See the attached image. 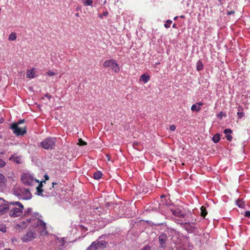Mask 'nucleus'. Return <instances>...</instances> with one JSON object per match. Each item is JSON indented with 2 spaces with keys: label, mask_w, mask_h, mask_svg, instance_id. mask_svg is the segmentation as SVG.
I'll use <instances>...</instances> for the list:
<instances>
[{
  "label": "nucleus",
  "mask_w": 250,
  "mask_h": 250,
  "mask_svg": "<svg viewBox=\"0 0 250 250\" xmlns=\"http://www.w3.org/2000/svg\"><path fill=\"white\" fill-rule=\"evenodd\" d=\"M21 198L25 200H28L31 198L32 194L28 188H21Z\"/></svg>",
  "instance_id": "11"
},
{
  "label": "nucleus",
  "mask_w": 250,
  "mask_h": 250,
  "mask_svg": "<svg viewBox=\"0 0 250 250\" xmlns=\"http://www.w3.org/2000/svg\"><path fill=\"white\" fill-rule=\"evenodd\" d=\"M45 177L46 179H48V178H49L48 176H47V175H45Z\"/></svg>",
  "instance_id": "44"
},
{
  "label": "nucleus",
  "mask_w": 250,
  "mask_h": 250,
  "mask_svg": "<svg viewBox=\"0 0 250 250\" xmlns=\"http://www.w3.org/2000/svg\"><path fill=\"white\" fill-rule=\"evenodd\" d=\"M52 184H53V186L54 185H56V184H57V183H52Z\"/></svg>",
  "instance_id": "49"
},
{
  "label": "nucleus",
  "mask_w": 250,
  "mask_h": 250,
  "mask_svg": "<svg viewBox=\"0 0 250 250\" xmlns=\"http://www.w3.org/2000/svg\"><path fill=\"white\" fill-rule=\"evenodd\" d=\"M224 133L226 134V138L227 139L231 141L232 139V136L230 135L232 133V130L230 129L227 128L224 130Z\"/></svg>",
  "instance_id": "13"
},
{
  "label": "nucleus",
  "mask_w": 250,
  "mask_h": 250,
  "mask_svg": "<svg viewBox=\"0 0 250 250\" xmlns=\"http://www.w3.org/2000/svg\"><path fill=\"white\" fill-rule=\"evenodd\" d=\"M106 157H107V160H108V161H109V160H110V157H109V155H106Z\"/></svg>",
  "instance_id": "43"
},
{
  "label": "nucleus",
  "mask_w": 250,
  "mask_h": 250,
  "mask_svg": "<svg viewBox=\"0 0 250 250\" xmlns=\"http://www.w3.org/2000/svg\"><path fill=\"white\" fill-rule=\"evenodd\" d=\"M200 210H201V213H200V215L201 216L203 217V218H205V217L206 216V215H207L208 214V211L206 209V207H205L204 206H202L200 208Z\"/></svg>",
  "instance_id": "17"
},
{
  "label": "nucleus",
  "mask_w": 250,
  "mask_h": 250,
  "mask_svg": "<svg viewBox=\"0 0 250 250\" xmlns=\"http://www.w3.org/2000/svg\"><path fill=\"white\" fill-rule=\"evenodd\" d=\"M4 119L3 118H0V124H1L3 122Z\"/></svg>",
  "instance_id": "41"
},
{
  "label": "nucleus",
  "mask_w": 250,
  "mask_h": 250,
  "mask_svg": "<svg viewBox=\"0 0 250 250\" xmlns=\"http://www.w3.org/2000/svg\"><path fill=\"white\" fill-rule=\"evenodd\" d=\"M25 122V120L24 119H23V120H20V121H18V123H17L16 124H18V125L20 124H23Z\"/></svg>",
  "instance_id": "35"
},
{
  "label": "nucleus",
  "mask_w": 250,
  "mask_h": 250,
  "mask_svg": "<svg viewBox=\"0 0 250 250\" xmlns=\"http://www.w3.org/2000/svg\"><path fill=\"white\" fill-rule=\"evenodd\" d=\"M102 176V173L100 171H98L94 173L93 178L95 179L98 180L101 178Z\"/></svg>",
  "instance_id": "18"
},
{
  "label": "nucleus",
  "mask_w": 250,
  "mask_h": 250,
  "mask_svg": "<svg viewBox=\"0 0 250 250\" xmlns=\"http://www.w3.org/2000/svg\"><path fill=\"white\" fill-rule=\"evenodd\" d=\"M138 143H134L133 144V147H134V148H135V147H136V146H138Z\"/></svg>",
  "instance_id": "40"
},
{
  "label": "nucleus",
  "mask_w": 250,
  "mask_h": 250,
  "mask_svg": "<svg viewBox=\"0 0 250 250\" xmlns=\"http://www.w3.org/2000/svg\"><path fill=\"white\" fill-rule=\"evenodd\" d=\"M0 231L5 232L6 231V227L5 224H0Z\"/></svg>",
  "instance_id": "23"
},
{
  "label": "nucleus",
  "mask_w": 250,
  "mask_h": 250,
  "mask_svg": "<svg viewBox=\"0 0 250 250\" xmlns=\"http://www.w3.org/2000/svg\"><path fill=\"white\" fill-rule=\"evenodd\" d=\"M6 165V162L0 159V168L3 167Z\"/></svg>",
  "instance_id": "29"
},
{
  "label": "nucleus",
  "mask_w": 250,
  "mask_h": 250,
  "mask_svg": "<svg viewBox=\"0 0 250 250\" xmlns=\"http://www.w3.org/2000/svg\"><path fill=\"white\" fill-rule=\"evenodd\" d=\"M79 141V142L78 143V145H79V146H85V145H86L87 143L84 142V141H83L81 138L79 139L78 140Z\"/></svg>",
  "instance_id": "26"
},
{
  "label": "nucleus",
  "mask_w": 250,
  "mask_h": 250,
  "mask_svg": "<svg viewBox=\"0 0 250 250\" xmlns=\"http://www.w3.org/2000/svg\"><path fill=\"white\" fill-rule=\"evenodd\" d=\"M172 27L174 28H177V25H176V24H173L172 25Z\"/></svg>",
  "instance_id": "42"
},
{
  "label": "nucleus",
  "mask_w": 250,
  "mask_h": 250,
  "mask_svg": "<svg viewBox=\"0 0 250 250\" xmlns=\"http://www.w3.org/2000/svg\"><path fill=\"white\" fill-rule=\"evenodd\" d=\"M24 206L20 202H11L9 203V215L11 217L21 216L23 213Z\"/></svg>",
  "instance_id": "2"
},
{
  "label": "nucleus",
  "mask_w": 250,
  "mask_h": 250,
  "mask_svg": "<svg viewBox=\"0 0 250 250\" xmlns=\"http://www.w3.org/2000/svg\"><path fill=\"white\" fill-rule=\"evenodd\" d=\"M9 209V205L6 203L4 200L0 198V215L6 213Z\"/></svg>",
  "instance_id": "9"
},
{
  "label": "nucleus",
  "mask_w": 250,
  "mask_h": 250,
  "mask_svg": "<svg viewBox=\"0 0 250 250\" xmlns=\"http://www.w3.org/2000/svg\"><path fill=\"white\" fill-rule=\"evenodd\" d=\"M103 66L105 68H110L116 73H119L120 70L118 64L114 59L105 61L104 62Z\"/></svg>",
  "instance_id": "5"
},
{
  "label": "nucleus",
  "mask_w": 250,
  "mask_h": 250,
  "mask_svg": "<svg viewBox=\"0 0 250 250\" xmlns=\"http://www.w3.org/2000/svg\"><path fill=\"white\" fill-rule=\"evenodd\" d=\"M169 129L171 131H174L176 129V126L175 125H171L169 126Z\"/></svg>",
  "instance_id": "33"
},
{
  "label": "nucleus",
  "mask_w": 250,
  "mask_h": 250,
  "mask_svg": "<svg viewBox=\"0 0 250 250\" xmlns=\"http://www.w3.org/2000/svg\"><path fill=\"white\" fill-rule=\"evenodd\" d=\"M245 216L247 217H250V211H246L245 213Z\"/></svg>",
  "instance_id": "34"
},
{
  "label": "nucleus",
  "mask_w": 250,
  "mask_h": 250,
  "mask_svg": "<svg viewBox=\"0 0 250 250\" xmlns=\"http://www.w3.org/2000/svg\"><path fill=\"white\" fill-rule=\"evenodd\" d=\"M141 250H151V247L149 245L145 246Z\"/></svg>",
  "instance_id": "31"
},
{
  "label": "nucleus",
  "mask_w": 250,
  "mask_h": 250,
  "mask_svg": "<svg viewBox=\"0 0 250 250\" xmlns=\"http://www.w3.org/2000/svg\"><path fill=\"white\" fill-rule=\"evenodd\" d=\"M24 216L27 218L25 221H23L17 224V226L21 228H25L28 223H31L33 226L38 229L41 231V234L46 232V223L40 219L41 217L38 213H32V208H28L24 211Z\"/></svg>",
  "instance_id": "1"
},
{
  "label": "nucleus",
  "mask_w": 250,
  "mask_h": 250,
  "mask_svg": "<svg viewBox=\"0 0 250 250\" xmlns=\"http://www.w3.org/2000/svg\"><path fill=\"white\" fill-rule=\"evenodd\" d=\"M177 18H178V17H174V20H176L177 19Z\"/></svg>",
  "instance_id": "47"
},
{
  "label": "nucleus",
  "mask_w": 250,
  "mask_h": 250,
  "mask_svg": "<svg viewBox=\"0 0 250 250\" xmlns=\"http://www.w3.org/2000/svg\"><path fill=\"white\" fill-rule=\"evenodd\" d=\"M234 11H229V12H228V15H230L234 14Z\"/></svg>",
  "instance_id": "38"
},
{
  "label": "nucleus",
  "mask_w": 250,
  "mask_h": 250,
  "mask_svg": "<svg viewBox=\"0 0 250 250\" xmlns=\"http://www.w3.org/2000/svg\"><path fill=\"white\" fill-rule=\"evenodd\" d=\"M55 139L52 138H47L41 143L42 147L45 149H52L55 146Z\"/></svg>",
  "instance_id": "6"
},
{
  "label": "nucleus",
  "mask_w": 250,
  "mask_h": 250,
  "mask_svg": "<svg viewBox=\"0 0 250 250\" xmlns=\"http://www.w3.org/2000/svg\"><path fill=\"white\" fill-rule=\"evenodd\" d=\"M10 128L12 130L13 133L17 136H23L27 132L26 126H24L20 127L18 124L13 123L10 124Z\"/></svg>",
  "instance_id": "4"
},
{
  "label": "nucleus",
  "mask_w": 250,
  "mask_h": 250,
  "mask_svg": "<svg viewBox=\"0 0 250 250\" xmlns=\"http://www.w3.org/2000/svg\"><path fill=\"white\" fill-rule=\"evenodd\" d=\"M237 112H243V108L241 106H239L237 108Z\"/></svg>",
  "instance_id": "36"
},
{
  "label": "nucleus",
  "mask_w": 250,
  "mask_h": 250,
  "mask_svg": "<svg viewBox=\"0 0 250 250\" xmlns=\"http://www.w3.org/2000/svg\"><path fill=\"white\" fill-rule=\"evenodd\" d=\"M106 243L104 241H98L93 242L90 246L88 247V250L93 249L94 250H99L104 249L106 247Z\"/></svg>",
  "instance_id": "7"
},
{
  "label": "nucleus",
  "mask_w": 250,
  "mask_h": 250,
  "mask_svg": "<svg viewBox=\"0 0 250 250\" xmlns=\"http://www.w3.org/2000/svg\"><path fill=\"white\" fill-rule=\"evenodd\" d=\"M220 140V138L219 134H216L212 137V141L215 143H218Z\"/></svg>",
  "instance_id": "21"
},
{
  "label": "nucleus",
  "mask_w": 250,
  "mask_h": 250,
  "mask_svg": "<svg viewBox=\"0 0 250 250\" xmlns=\"http://www.w3.org/2000/svg\"><path fill=\"white\" fill-rule=\"evenodd\" d=\"M39 183H40V184L36 188L37 194L38 195H42V192L43 191V189H42V182H39Z\"/></svg>",
  "instance_id": "16"
},
{
  "label": "nucleus",
  "mask_w": 250,
  "mask_h": 250,
  "mask_svg": "<svg viewBox=\"0 0 250 250\" xmlns=\"http://www.w3.org/2000/svg\"><path fill=\"white\" fill-rule=\"evenodd\" d=\"M79 13H77V14H76V16H77V17H79Z\"/></svg>",
  "instance_id": "48"
},
{
  "label": "nucleus",
  "mask_w": 250,
  "mask_h": 250,
  "mask_svg": "<svg viewBox=\"0 0 250 250\" xmlns=\"http://www.w3.org/2000/svg\"><path fill=\"white\" fill-rule=\"evenodd\" d=\"M150 78L149 75L144 74L140 76V81H143L144 83H146L149 81Z\"/></svg>",
  "instance_id": "14"
},
{
  "label": "nucleus",
  "mask_w": 250,
  "mask_h": 250,
  "mask_svg": "<svg viewBox=\"0 0 250 250\" xmlns=\"http://www.w3.org/2000/svg\"><path fill=\"white\" fill-rule=\"evenodd\" d=\"M176 212H177V211L175 210L174 213L175 214Z\"/></svg>",
  "instance_id": "50"
},
{
  "label": "nucleus",
  "mask_w": 250,
  "mask_h": 250,
  "mask_svg": "<svg viewBox=\"0 0 250 250\" xmlns=\"http://www.w3.org/2000/svg\"><path fill=\"white\" fill-rule=\"evenodd\" d=\"M16 38V34L14 32H12L9 35L8 40L9 41H15Z\"/></svg>",
  "instance_id": "22"
},
{
  "label": "nucleus",
  "mask_w": 250,
  "mask_h": 250,
  "mask_svg": "<svg viewBox=\"0 0 250 250\" xmlns=\"http://www.w3.org/2000/svg\"><path fill=\"white\" fill-rule=\"evenodd\" d=\"M35 237L36 234L32 231H29L22 236L21 239L23 242H27L32 240Z\"/></svg>",
  "instance_id": "10"
},
{
  "label": "nucleus",
  "mask_w": 250,
  "mask_h": 250,
  "mask_svg": "<svg viewBox=\"0 0 250 250\" xmlns=\"http://www.w3.org/2000/svg\"><path fill=\"white\" fill-rule=\"evenodd\" d=\"M106 3V0H105L104 1V4H105Z\"/></svg>",
  "instance_id": "45"
},
{
  "label": "nucleus",
  "mask_w": 250,
  "mask_h": 250,
  "mask_svg": "<svg viewBox=\"0 0 250 250\" xmlns=\"http://www.w3.org/2000/svg\"><path fill=\"white\" fill-rule=\"evenodd\" d=\"M7 182V179L5 176L1 173H0V187H2L5 185Z\"/></svg>",
  "instance_id": "15"
},
{
  "label": "nucleus",
  "mask_w": 250,
  "mask_h": 250,
  "mask_svg": "<svg viewBox=\"0 0 250 250\" xmlns=\"http://www.w3.org/2000/svg\"><path fill=\"white\" fill-rule=\"evenodd\" d=\"M237 114L239 119H241L244 116V113L243 112H237Z\"/></svg>",
  "instance_id": "30"
},
{
  "label": "nucleus",
  "mask_w": 250,
  "mask_h": 250,
  "mask_svg": "<svg viewBox=\"0 0 250 250\" xmlns=\"http://www.w3.org/2000/svg\"><path fill=\"white\" fill-rule=\"evenodd\" d=\"M21 180L22 182L27 186H32L33 184L39 183V180L33 177V176L29 173H23L21 176Z\"/></svg>",
  "instance_id": "3"
},
{
  "label": "nucleus",
  "mask_w": 250,
  "mask_h": 250,
  "mask_svg": "<svg viewBox=\"0 0 250 250\" xmlns=\"http://www.w3.org/2000/svg\"><path fill=\"white\" fill-rule=\"evenodd\" d=\"M45 97H47V98H48L49 100H50L51 98V96L49 94H46Z\"/></svg>",
  "instance_id": "37"
},
{
  "label": "nucleus",
  "mask_w": 250,
  "mask_h": 250,
  "mask_svg": "<svg viewBox=\"0 0 250 250\" xmlns=\"http://www.w3.org/2000/svg\"><path fill=\"white\" fill-rule=\"evenodd\" d=\"M93 3L92 0H86L84 2V5L85 6L91 5Z\"/></svg>",
  "instance_id": "27"
},
{
  "label": "nucleus",
  "mask_w": 250,
  "mask_h": 250,
  "mask_svg": "<svg viewBox=\"0 0 250 250\" xmlns=\"http://www.w3.org/2000/svg\"><path fill=\"white\" fill-rule=\"evenodd\" d=\"M108 15V12L107 11H104L103 14H100L99 15V17L100 19H103L104 16H107Z\"/></svg>",
  "instance_id": "28"
},
{
  "label": "nucleus",
  "mask_w": 250,
  "mask_h": 250,
  "mask_svg": "<svg viewBox=\"0 0 250 250\" xmlns=\"http://www.w3.org/2000/svg\"><path fill=\"white\" fill-rule=\"evenodd\" d=\"M86 250H88V248H87Z\"/></svg>",
  "instance_id": "51"
},
{
  "label": "nucleus",
  "mask_w": 250,
  "mask_h": 250,
  "mask_svg": "<svg viewBox=\"0 0 250 250\" xmlns=\"http://www.w3.org/2000/svg\"><path fill=\"white\" fill-rule=\"evenodd\" d=\"M167 237L166 234L161 233L159 236V247L165 249L167 246Z\"/></svg>",
  "instance_id": "8"
},
{
  "label": "nucleus",
  "mask_w": 250,
  "mask_h": 250,
  "mask_svg": "<svg viewBox=\"0 0 250 250\" xmlns=\"http://www.w3.org/2000/svg\"><path fill=\"white\" fill-rule=\"evenodd\" d=\"M196 104L198 105V106H200L203 105V104L202 102H199V103H197Z\"/></svg>",
  "instance_id": "39"
},
{
  "label": "nucleus",
  "mask_w": 250,
  "mask_h": 250,
  "mask_svg": "<svg viewBox=\"0 0 250 250\" xmlns=\"http://www.w3.org/2000/svg\"><path fill=\"white\" fill-rule=\"evenodd\" d=\"M47 75L49 76H53L55 75V73L51 71H49L47 72Z\"/></svg>",
  "instance_id": "32"
},
{
  "label": "nucleus",
  "mask_w": 250,
  "mask_h": 250,
  "mask_svg": "<svg viewBox=\"0 0 250 250\" xmlns=\"http://www.w3.org/2000/svg\"><path fill=\"white\" fill-rule=\"evenodd\" d=\"M191 110L192 111L199 112L201 110V107L198 106L196 104H194L191 106Z\"/></svg>",
  "instance_id": "20"
},
{
  "label": "nucleus",
  "mask_w": 250,
  "mask_h": 250,
  "mask_svg": "<svg viewBox=\"0 0 250 250\" xmlns=\"http://www.w3.org/2000/svg\"><path fill=\"white\" fill-rule=\"evenodd\" d=\"M237 205L239 207L243 208L245 206V202L241 200H239L237 202Z\"/></svg>",
  "instance_id": "25"
},
{
  "label": "nucleus",
  "mask_w": 250,
  "mask_h": 250,
  "mask_svg": "<svg viewBox=\"0 0 250 250\" xmlns=\"http://www.w3.org/2000/svg\"><path fill=\"white\" fill-rule=\"evenodd\" d=\"M203 68V64L201 61H198L196 63V69L198 71H200Z\"/></svg>",
  "instance_id": "19"
},
{
  "label": "nucleus",
  "mask_w": 250,
  "mask_h": 250,
  "mask_svg": "<svg viewBox=\"0 0 250 250\" xmlns=\"http://www.w3.org/2000/svg\"><path fill=\"white\" fill-rule=\"evenodd\" d=\"M36 70L34 68L27 70L26 76L28 78H33L35 77Z\"/></svg>",
  "instance_id": "12"
},
{
  "label": "nucleus",
  "mask_w": 250,
  "mask_h": 250,
  "mask_svg": "<svg viewBox=\"0 0 250 250\" xmlns=\"http://www.w3.org/2000/svg\"><path fill=\"white\" fill-rule=\"evenodd\" d=\"M180 18H185V16H183V15H182V16H180Z\"/></svg>",
  "instance_id": "46"
},
{
  "label": "nucleus",
  "mask_w": 250,
  "mask_h": 250,
  "mask_svg": "<svg viewBox=\"0 0 250 250\" xmlns=\"http://www.w3.org/2000/svg\"><path fill=\"white\" fill-rule=\"evenodd\" d=\"M172 21L170 20H168L166 21V23L164 24V26L166 28H168L170 27V24L172 23Z\"/></svg>",
  "instance_id": "24"
}]
</instances>
